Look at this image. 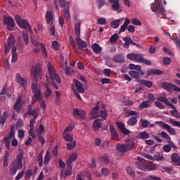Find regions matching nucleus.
Returning <instances> with one entry per match:
<instances>
[{"label": "nucleus", "mask_w": 180, "mask_h": 180, "mask_svg": "<svg viewBox=\"0 0 180 180\" xmlns=\"http://www.w3.org/2000/svg\"><path fill=\"white\" fill-rule=\"evenodd\" d=\"M48 71L50 75V78L52 80V82L51 83V84L54 88V89H58V86H57V84H61V78L56 72L54 66H53V65H51V63H49V65H48Z\"/></svg>", "instance_id": "obj_1"}, {"label": "nucleus", "mask_w": 180, "mask_h": 180, "mask_svg": "<svg viewBox=\"0 0 180 180\" xmlns=\"http://www.w3.org/2000/svg\"><path fill=\"white\" fill-rule=\"evenodd\" d=\"M23 152H20L17 155V159L14 160L12 162L11 167H10V172L11 175H15L18 169L23 168Z\"/></svg>", "instance_id": "obj_2"}, {"label": "nucleus", "mask_w": 180, "mask_h": 180, "mask_svg": "<svg viewBox=\"0 0 180 180\" xmlns=\"http://www.w3.org/2000/svg\"><path fill=\"white\" fill-rule=\"evenodd\" d=\"M15 20L18 26H19L20 29L28 30L30 33H32V27L30 26V24H29L28 20L22 19V18L19 15H16L15 16Z\"/></svg>", "instance_id": "obj_3"}, {"label": "nucleus", "mask_w": 180, "mask_h": 180, "mask_svg": "<svg viewBox=\"0 0 180 180\" xmlns=\"http://www.w3.org/2000/svg\"><path fill=\"white\" fill-rule=\"evenodd\" d=\"M133 147H134V143L133 141L129 142V143H118L116 146L117 151L119 153H126V151H130V150H133Z\"/></svg>", "instance_id": "obj_4"}, {"label": "nucleus", "mask_w": 180, "mask_h": 180, "mask_svg": "<svg viewBox=\"0 0 180 180\" xmlns=\"http://www.w3.org/2000/svg\"><path fill=\"white\" fill-rule=\"evenodd\" d=\"M3 20L4 25H6L7 30L12 32L14 30L15 27V19L11 15H4L3 17Z\"/></svg>", "instance_id": "obj_5"}, {"label": "nucleus", "mask_w": 180, "mask_h": 180, "mask_svg": "<svg viewBox=\"0 0 180 180\" xmlns=\"http://www.w3.org/2000/svg\"><path fill=\"white\" fill-rule=\"evenodd\" d=\"M161 88L165 91H167V92H170V94H172V91H174L175 92H180L179 87L175 84L167 82H163L161 84Z\"/></svg>", "instance_id": "obj_6"}, {"label": "nucleus", "mask_w": 180, "mask_h": 180, "mask_svg": "<svg viewBox=\"0 0 180 180\" xmlns=\"http://www.w3.org/2000/svg\"><path fill=\"white\" fill-rule=\"evenodd\" d=\"M155 124L157 126H160V127H162V129H165V130H167L171 136H175V134H176V131H175V129L170 127L169 124H165L164 122L157 121Z\"/></svg>", "instance_id": "obj_7"}, {"label": "nucleus", "mask_w": 180, "mask_h": 180, "mask_svg": "<svg viewBox=\"0 0 180 180\" xmlns=\"http://www.w3.org/2000/svg\"><path fill=\"white\" fill-rule=\"evenodd\" d=\"M15 43H16L15 36L13 34H11L8 38L7 44H4L5 54H8V53H9V50H11V49L15 46Z\"/></svg>", "instance_id": "obj_8"}, {"label": "nucleus", "mask_w": 180, "mask_h": 180, "mask_svg": "<svg viewBox=\"0 0 180 180\" xmlns=\"http://www.w3.org/2000/svg\"><path fill=\"white\" fill-rule=\"evenodd\" d=\"M15 81L22 88H26L27 86V78L22 77L20 73L16 74Z\"/></svg>", "instance_id": "obj_9"}, {"label": "nucleus", "mask_w": 180, "mask_h": 180, "mask_svg": "<svg viewBox=\"0 0 180 180\" xmlns=\"http://www.w3.org/2000/svg\"><path fill=\"white\" fill-rule=\"evenodd\" d=\"M142 57L143 55L141 53H129L127 56V58H128V60L136 61V63H140L141 61Z\"/></svg>", "instance_id": "obj_10"}, {"label": "nucleus", "mask_w": 180, "mask_h": 180, "mask_svg": "<svg viewBox=\"0 0 180 180\" xmlns=\"http://www.w3.org/2000/svg\"><path fill=\"white\" fill-rule=\"evenodd\" d=\"M32 74L34 78L41 77V67L40 66V64L38 63L35 67H32Z\"/></svg>", "instance_id": "obj_11"}, {"label": "nucleus", "mask_w": 180, "mask_h": 180, "mask_svg": "<svg viewBox=\"0 0 180 180\" xmlns=\"http://www.w3.org/2000/svg\"><path fill=\"white\" fill-rule=\"evenodd\" d=\"M75 41L79 50H84V49H86V47H88V44L86 43V41L82 40V39H81V37L76 38Z\"/></svg>", "instance_id": "obj_12"}, {"label": "nucleus", "mask_w": 180, "mask_h": 180, "mask_svg": "<svg viewBox=\"0 0 180 180\" xmlns=\"http://www.w3.org/2000/svg\"><path fill=\"white\" fill-rule=\"evenodd\" d=\"M109 128L112 140L114 141H117V140H119V134L117 133V131H116L115 127H113L112 124H110Z\"/></svg>", "instance_id": "obj_13"}, {"label": "nucleus", "mask_w": 180, "mask_h": 180, "mask_svg": "<svg viewBox=\"0 0 180 180\" xmlns=\"http://www.w3.org/2000/svg\"><path fill=\"white\" fill-rule=\"evenodd\" d=\"M112 61L117 64H123L124 63V55L120 53L112 57Z\"/></svg>", "instance_id": "obj_14"}, {"label": "nucleus", "mask_w": 180, "mask_h": 180, "mask_svg": "<svg viewBox=\"0 0 180 180\" xmlns=\"http://www.w3.org/2000/svg\"><path fill=\"white\" fill-rule=\"evenodd\" d=\"M98 110H99V102H97L95 106L91 110V119H96L99 117V115H98Z\"/></svg>", "instance_id": "obj_15"}, {"label": "nucleus", "mask_w": 180, "mask_h": 180, "mask_svg": "<svg viewBox=\"0 0 180 180\" xmlns=\"http://www.w3.org/2000/svg\"><path fill=\"white\" fill-rule=\"evenodd\" d=\"M73 82L77 88V92L79 94H84L85 92V89H84L82 83L81 82L78 81L77 79H75L73 80Z\"/></svg>", "instance_id": "obj_16"}, {"label": "nucleus", "mask_w": 180, "mask_h": 180, "mask_svg": "<svg viewBox=\"0 0 180 180\" xmlns=\"http://www.w3.org/2000/svg\"><path fill=\"white\" fill-rule=\"evenodd\" d=\"M74 116H79L80 119H85L86 117V113L82 110H78L75 108L73 110Z\"/></svg>", "instance_id": "obj_17"}, {"label": "nucleus", "mask_w": 180, "mask_h": 180, "mask_svg": "<svg viewBox=\"0 0 180 180\" xmlns=\"http://www.w3.org/2000/svg\"><path fill=\"white\" fill-rule=\"evenodd\" d=\"M164 72L158 69H150L147 70L148 77H151V75H162Z\"/></svg>", "instance_id": "obj_18"}, {"label": "nucleus", "mask_w": 180, "mask_h": 180, "mask_svg": "<svg viewBox=\"0 0 180 180\" xmlns=\"http://www.w3.org/2000/svg\"><path fill=\"white\" fill-rule=\"evenodd\" d=\"M161 4H162V0H155L156 10L159 11L161 15H164L165 13V8L161 6Z\"/></svg>", "instance_id": "obj_19"}, {"label": "nucleus", "mask_w": 180, "mask_h": 180, "mask_svg": "<svg viewBox=\"0 0 180 180\" xmlns=\"http://www.w3.org/2000/svg\"><path fill=\"white\" fill-rule=\"evenodd\" d=\"M62 8H63L64 18L66 20H68V19H70V2H68L66 6H63Z\"/></svg>", "instance_id": "obj_20"}, {"label": "nucleus", "mask_w": 180, "mask_h": 180, "mask_svg": "<svg viewBox=\"0 0 180 180\" xmlns=\"http://www.w3.org/2000/svg\"><path fill=\"white\" fill-rule=\"evenodd\" d=\"M172 162H173V165H178L180 162V157L179 154L174 153L171 156Z\"/></svg>", "instance_id": "obj_21"}, {"label": "nucleus", "mask_w": 180, "mask_h": 180, "mask_svg": "<svg viewBox=\"0 0 180 180\" xmlns=\"http://www.w3.org/2000/svg\"><path fill=\"white\" fill-rule=\"evenodd\" d=\"M163 170L166 174H169V175H174L175 174H178L176 169H175L173 167H164Z\"/></svg>", "instance_id": "obj_22"}, {"label": "nucleus", "mask_w": 180, "mask_h": 180, "mask_svg": "<svg viewBox=\"0 0 180 180\" xmlns=\"http://www.w3.org/2000/svg\"><path fill=\"white\" fill-rule=\"evenodd\" d=\"M169 108H171L173 109L171 110V115L174 116V117H176V119H179L180 115L179 112H178V110H176V108L173 104H169Z\"/></svg>", "instance_id": "obj_23"}, {"label": "nucleus", "mask_w": 180, "mask_h": 180, "mask_svg": "<svg viewBox=\"0 0 180 180\" xmlns=\"http://www.w3.org/2000/svg\"><path fill=\"white\" fill-rule=\"evenodd\" d=\"M110 4H112V9L115 11H119L120 9V4H119V0H109Z\"/></svg>", "instance_id": "obj_24"}, {"label": "nucleus", "mask_w": 180, "mask_h": 180, "mask_svg": "<svg viewBox=\"0 0 180 180\" xmlns=\"http://www.w3.org/2000/svg\"><path fill=\"white\" fill-rule=\"evenodd\" d=\"M16 46H13L11 49V53H12V59H11V63L13 64L14 63H16L18 61V52H16L17 50Z\"/></svg>", "instance_id": "obj_25"}, {"label": "nucleus", "mask_w": 180, "mask_h": 180, "mask_svg": "<svg viewBox=\"0 0 180 180\" xmlns=\"http://www.w3.org/2000/svg\"><path fill=\"white\" fill-rule=\"evenodd\" d=\"M101 126H102V120L96 119V120L94 121L93 129L96 131H98V130H99V129H101Z\"/></svg>", "instance_id": "obj_26"}, {"label": "nucleus", "mask_w": 180, "mask_h": 180, "mask_svg": "<svg viewBox=\"0 0 180 180\" xmlns=\"http://www.w3.org/2000/svg\"><path fill=\"white\" fill-rule=\"evenodd\" d=\"M75 33L76 35V38L81 37V22H78L75 23Z\"/></svg>", "instance_id": "obj_27"}, {"label": "nucleus", "mask_w": 180, "mask_h": 180, "mask_svg": "<svg viewBox=\"0 0 180 180\" xmlns=\"http://www.w3.org/2000/svg\"><path fill=\"white\" fill-rule=\"evenodd\" d=\"M46 20L48 25H50L51 26L53 25V20H54V18H53V14L51 13V11L46 12Z\"/></svg>", "instance_id": "obj_28"}, {"label": "nucleus", "mask_w": 180, "mask_h": 180, "mask_svg": "<svg viewBox=\"0 0 180 180\" xmlns=\"http://www.w3.org/2000/svg\"><path fill=\"white\" fill-rule=\"evenodd\" d=\"M37 113H39V108H34V110H29L26 114L29 115L30 116H34V119L36 120L39 116Z\"/></svg>", "instance_id": "obj_29"}, {"label": "nucleus", "mask_w": 180, "mask_h": 180, "mask_svg": "<svg viewBox=\"0 0 180 180\" xmlns=\"http://www.w3.org/2000/svg\"><path fill=\"white\" fill-rule=\"evenodd\" d=\"M1 110H0V124H2L4 126V124H5V121L8 119V117H9V114L8 113V112L5 111L2 116L1 117Z\"/></svg>", "instance_id": "obj_30"}, {"label": "nucleus", "mask_w": 180, "mask_h": 180, "mask_svg": "<svg viewBox=\"0 0 180 180\" xmlns=\"http://www.w3.org/2000/svg\"><path fill=\"white\" fill-rule=\"evenodd\" d=\"M44 88L46 89L44 96L45 98H49L53 95V91H51V89H50V86L49 84H44Z\"/></svg>", "instance_id": "obj_31"}, {"label": "nucleus", "mask_w": 180, "mask_h": 180, "mask_svg": "<svg viewBox=\"0 0 180 180\" xmlns=\"http://www.w3.org/2000/svg\"><path fill=\"white\" fill-rule=\"evenodd\" d=\"M128 126H136L137 124V117L132 116L127 122Z\"/></svg>", "instance_id": "obj_32"}, {"label": "nucleus", "mask_w": 180, "mask_h": 180, "mask_svg": "<svg viewBox=\"0 0 180 180\" xmlns=\"http://www.w3.org/2000/svg\"><path fill=\"white\" fill-rule=\"evenodd\" d=\"M91 49L96 54H99L101 51H102V48L99 46V44L95 43L91 46Z\"/></svg>", "instance_id": "obj_33"}, {"label": "nucleus", "mask_w": 180, "mask_h": 180, "mask_svg": "<svg viewBox=\"0 0 180 180\" xmlns=\"http://www.w3.org/2000/svg\"><path fill=\"white\" fill-rule=\"evenodd\" d=\"M140 84H141V85H144L146 88H151L153 86V82L150 80L142 79L141 80Z\"/></svg>", "instance_id": "obj_34"}, {"label": "nucleus", "mask_w": 180, "mask_h": 180, "mask_svg": "<svg viewBox=\"0 0 180 180\" xmlns=\"http://www.w3.org/2000/svg\"><path fill=\"white\" fill-rule=\"evenodd\" d=\"M129 75L132 78H135V79H139V78H140V72H139L137 71L130 70L129 72Z\"/></svg>", "instance_id": "obj_35"}, {"label": "nucleus", "mask_w": 180, "mask_h": 180, "mask_svg": "<svg viewBox=\"0 0 180 180\" xmlns=\"http://www.w3.org/2000/svg\"><path fill=\"white\" fill-rule=\"evenodd\" d=\"M110 26L112 27V29H117V27L120 26V20L118 19L112 21L110 24Z\"/></svg>", "instance_id": "obj_36"}, {"label": "nucleus", "mask_w": 180, "mask_h": 180, "mask_svg": "<svg viewBox=\"0 0 180 180\" xmlns=\"http://www.w3.org/2000/svg\"><path fill=\"white\" fill-rule=\"evenodd\" d=\"M135 165L136 168L141 169L142 171L146 169V167H147V165L141 161L136 162Z\"/></svg>", "instance_id": "obj_37"}, {"label": "nucleus", "mask_w": 180, "mask_h": 180, "mask_svg": "<svg viewBox=\"0 0 180 180\" xmlns=\"http://www.w3.org/2000/svg\"><path fill=\"white\" fill-rule=\"evenodd\" d=\"M15 131H16V129L15 128V125H13L10 129V133L8 134L7 137L8 139H15Z\"/></svg>", "instance_id": "obj_38"}, {"label": "nucleus", "mask_w": 180, "mask_h": 180, "mask_svg": "<svg viewBox=\"0 0 180 180\" xmlns=\"http://www.w3.org/2000/svg\"><path fill=\"white\" fill-rule=\"evenodd\" d=\"M63 139L65 141H72L73 140L72 135L68 132H63Z\"/></svg>", "instance_id": "obj_39"}, {"label": "nucleus", "mask_w": 180, "mask_h": 180, "mask_svg": "<svg viewBox=\"0 0 180 180\" xmlns=\"http://www.w3.org/2000/svg\"><path fill=\"white\" fill-rule=\"evenodd\" d=\"M110 160V158H109L108 155H104L100 158L101 162H102L103 164H105V165H106L107 164H109Z\"/></svg>", "instance_id": "obj_40"}, {"label": "nucleus", "mask_w": 180, "mask_h": 180, "mask_svg": "<svg viewBox=\"0 0 180 180\" xmlns=\"http://www.w3.org/2000/svg\"><path fill=\"white\" fill-rule=\"evenodd\" d=\"M98 117H102L104 120H106L108 119V112H106V110H101L100 114H98Z\"/></svg>", "instance_id": "obj_41"}, {"label": "nucleus", "mask_w": 180, "mask_h": 180, "mask_svg": "<svg viewBox=\"0 0 180 180\" xmlns=\"http://www.w3.org/2000/svg\"><path fill=\"white\" fill-rule=\"evenodd\" d=\"M32 94H34V97L37 98L39 101H41V99H43V96H41V91L40 90L32 91Z\"/></svg>", "instance_id": "obj_42"}, {"label": "nucleus", "mask_w": 180, "mask_h": 180, "mask_svg": "<svg viewBox=\"0 0 180 180\" xmlns=\"http://www.w3.org/2000/svg\"><path fill=\"white\" fill-rule=\"evenodd\" d=\"M32 175H33V170L32 169H27L25 174V180L30 179V178H32Z\"/></svg>", "instance_id": "obj_43"}, {"label": "nucleus", "mask_w": 180, "mask_h": 180, "mask_svg": "<svg viewBox=\"0 0 180 180\" xmlns=\"http://www.w3.org/2000/svg\"><path fill=\"white\" fill-rule=\"evenodd\" d=\"M22 100L20 98H18L16 103L14 105V109L16 110H20L22 109Z\"/></svg>", "instance_id": "obj_44"}, {"label": "nucleus", "mask_w": 180, "mask_h": 180, "mask_svg": "<svg viewBox=\"0 0 180 180\" xmlns=\"http://www.w3.org/2000/svg\"><path fill=\"white\" fill-rule=\"evenodd\" d=\"M158 101H159L160 102L165 103V105H166L167 106H169V105H172V103L168 102V98L164 96H160L159 98H158Z\"/></svg>", "instance_id": "obj_45"}, {"label": "nucleus", "mask_w": 180, "mask_h": 180, "mask_svg": "<svg viewBox=\"0 0 180 180\" xmlns=\"http://www.w3.org/2000/svg\"><path fill=\"white\" fill-rule=\"evenodd\" d=\"M129 70H135V71H140L141 70V66L139 65H134L133 63L129 64Z\"/></svg>", "instance_id": "obj_46"}, {"label": "nucleus", "mask_w": 180, "mask_h": 180, "mask_svg": "<svg viewBox=\"0 0 180 180\" xmlns=\"http://www.w3.org/2000/svg\"><path fill=\"white\" fill-rule=\"evenodd\" d=\"M51 158V153H50V151H46L45 157H44V164H48L49 161H50Z\"/></svg>", "instance_id": "obj_47"}, {"label": "nucleus", "mask_w": 180, "mask_h": 180, "mask_svg": "<svg viewBox=\"0 0 180 180\" xmlns=\"http://www.w3.org/2000/svg\"><path fill=\"white\" fill-rule=\"evenodd\" d=\"M139 137L142 140H146V139H150V134L146 131H142L139 134Z\"/></svg>", "instance_id": "obj_48"}, {"label": "nucleus", "mask_w": 180, "mask_h": 180, "mask_svg": "<svg viewBox=\"0 0 180 180\" xmlns=\"http://www.w3.org/2000/svg\"><path fill=\"white\" fill-rule=\"evenodd\" d=\"M150 104H148V101H146L141 103V104H140L139 105V109H147L148 108H150Z\"/></svg>", "instance_id": "obj_49"}, {"label": "nucleus", "mask_w": 180, "mask_h": 180, "mask_svg": "<svg viewBox=\"0 0 180 180\" xmlns=\"http://www.w3.org/2000/svg\"><path fill=\"white\" fill-rule=\"evenodd\" d=\"M38 165L39 167H43V151L38 155Z\"/></svg>", "instance_id": "obj_50"}, {"label": "nucleus", "mask_w": 180, "mask_h": 180, "mask_svg": "<svg viewBox=\"0 0 180 180\" xmlns=\"http://www.w3.org/2000/svg\"><path fill=\"white\" fill-rule=\"evenodd\" d=\"M22 39L26 44H29V34L27 32H22Z\"/></svg>", "instance_id": "obj_51"}, {"label": "nucleus", "mask_w": 180, "mask_h": 180, "mask_svg": "<svg viewBox=\"0 0 180 180\" xmlns=\"http://www.w3.org/2000/svg\"><path fill=\"white\" fill-rule=\"evenodd\" d=\"M117 37H119V35H117V33H115L112 36L110 37V43H116L117 41Z\"/></svg>", "instance_id": "obj_52"}, {"label": "nucleus", "mask_w": 180, "mask_h": 180, "mask_svg": "<svg viewBox=\"0 0 180 180\" xmlns=\"http://www.w3.org/2000/svg\"><path fill=\"white\" fill-rule=\"evenodd\" d=\"M76 146H77V142H75V141H74L72 143H67V148H68V150H74V148H75Z\"/></svg>", "instance_id": "obj_53"}, {"label": "nucleus", "mask_w": 180, "mask_h": 180, "mask_svg": "<svg viewBox=\"0 0 180 180\" xmlns=\"http://www.w3.org/2000/svg\"><path fill=\"white\" fill-rule=\"evenodd\" d=\"M106 1L105 0H97V8L98 9H101L103 6H105Z\"/></svg>", "instance_id": "obj_54"}, {"label": "nucleus", "mask_w": 180, "mask_h": 180, "mask_svg": "<svg viewBox=\"0 0 180 180\" xmlns=\"http://www.w3.org/2000/svg\"><path fill=\"white\" fill-rule=\"evenodd\" d=\"M123 41H125V43H124L123 46L125 49H129V47H130V43L129 41V37H125L123 38Z\"/></svg>", "instance_id": "obj_55"}, {"label": "nucleus", "mask_w": 180, "mask_h": 180, "mask_svg": "<svg viewBox=\"0 0 180 180\" xmlns=\"http://www.w3.org/2000/svg\"><path fill=\"white\" fill-rule=\"evenodd\" d=\"M162 150L165 153H169L172 150V146L169 144L165 145L163 146Z\"/></svg>", "instance_id": "obj_56"}, {"label": "nucleus", "mask_w": 180, "mask_h": 180, "mask_svg": "<svg viewBox=\"0 0 180 180\" xmlns=\"http://www.w3.org/2000/svg\"><path fill=\"white\" fill-rule=\"evenodd\" d=\"M141 127H143V129H146L148 127V121L147 120L141 119Z\"/></svg>", "instance_id": "obj_57"}, {"label": "nucleus", "mask_w": 180, "mask_h": 180, "mask_svg": "<svg viewBox=\"0 0 180 180\" xmlns=\"http://www.w3.org/2000/svg\"><path fill=\"white\" fill-rule=\"evenodd\" d=\"M101 172L103 175H104L105 176H108V175L110 174V170H109V169L106 167H103L101 169Z\"/></svg>", "instance_id": "obj_58"}, {"label": "nucleus", "mask_w": 180, "mask_h": 180, "mask_svg": "<svg viewBox=\"0 0 180 180\" xmlns=\"http://www.w3.org/2000/svg\"><path fill=\"white\" fill-rule=\"evenodd\" d=\"M77 153H72L70 157H69V160H68V161H71L72 162H74V161H75V160H77Z\"/></svg>", "instance_id": "obj_59"}, {"label": "nucleus", "mask_w": 180, "mask_h": 180, "mask_svg": "<svg viewBox=\"0 0 180 180\" xmlns=\"http://www.w3.org/2000/svg\"><path fill=\"white\" fill-rule=\"evenodd\" d=\"M74 70L71 69V68H68V66H66L65 70V73L66 75H68L69 77L72 75Z\"/></svg>", "instance_id": "obj_60"}, {"label": "nucleus", "mask_w": 180, "mask_h": 180, "mask_svg": "<svg viewBox=\"0 0 180 180\" xmlns=\"http://www.w3.org/2000/svg\"><path fill=\"white\" fill-rule=\"evenodd\" d=\"M169 121L173 126H176V127H180V122L179 121H173L172 118H169Z\"/></svg>", "instance_id": "obj_61"}, {"label": "nucleus", "mask_w": 180, "mask_h": 180, "mask_svg": "<svg viewBox=\"0 0 180 180\" xmlns=\"http://www.w3.org/2000/svg\"><path fill=\"white\" fill-rule=\"evenodd\" d=\"M140 63H143V64H146V65H151V62L148 59L144 58V56H142Z\"/></svg>", "instance_id": "obj_62"}, {"label": "nucleus", "mask_w": 180, "mask_h": 180, "mask_svg": "<svg viewBox=\"0 0 180 180\" xmlns=\"http://www.w3.org/2000/svg\"><path fill=\"white\" fill-rule=\"evenodd\" d=\"M98 25H107L108 22H106V19L103 18H98Z\"/></svg>", "instance_id": "obj_63"}, {"label": "nucleus", "mask_w": 180, "mask_h": 180, "mask_svg": "<svg viewBox=\"0 0 180 180\" xmlns=\"http://www.w3.org/2000/svg\"><path fill=\"white\" fill-rule=\"evenodd\" d=\"M52 49L57 51L58 50V41H52Z\"/></svg>", "instance_id": "obj_64"}]
</instances>
